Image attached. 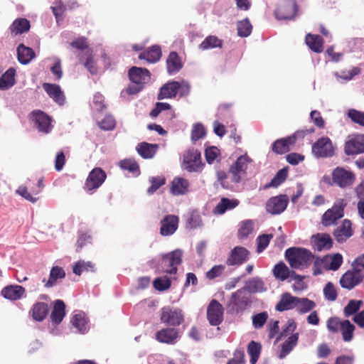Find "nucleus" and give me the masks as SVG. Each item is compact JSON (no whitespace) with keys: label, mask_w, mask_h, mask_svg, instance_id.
Instances as JSON below:
<instances>
[{"label":"nucleus","mask_w":364,"mask_h":364,"mask_svg":"<svg viewBox=\"0 0 364 364\" xmlns=\"http://www.w3.org/2000/svg\"><path fill=\"white\" fill-rule=\"evenodd\" d=\"M347 116L353 123L364 127V112L355 109H349L347 112Z\"/></svg>","instance_id":"obj_60"},{"label":"nucleus","mask_w":364,"mask_h":364,"mask_svg":"<svg viewBox=\"0 0 364 364\" xmlns=\"http://www.w3.org/2000/svg\"><path fill=\"white\" fill-rule=\"evenodd\" d=\"M241 289H243L244 292L247 291L251 294L262 293L267 290L264 281L259 277L247 280Z\"/></svg>","instance_id":"obj_24"},{"label":"nucleus","mask_w":364,"mask_h":364,"mask_svg":"<svg viewBox=\"0 0 364 364\" xmlns=\"http://www.w3.org/2000/svg\"><path fill=\"white\" fill-rule=\"evenodd\" d=\"M207 318L211 326H218L223 320V306L217 301L212 300L207 309Z\"/></svg>","instance_id":"obj_14"},{"label":"nucleus","mask_w":364,"mask_h":364,"mask_svg":"<svg viewBox=\"0 0 364 364\" xmlns=\"http://www.w3.org/2000/svg\"><path fill=\"white\" fill-rule=\"evenodd\" d=\"M296 140V134L277 139L272 144V151L277 154H282L289 151V146L294 144Z\"/></svg>","instance_id":"obj_21"},{"label":"nucleus","mask_w":364,"mask_h":364,"mask_svg":"<svg viewBox=\"0 0 364 364\" xmlns=\"http://www.w3.org/2000/svg\"><path fill=\"white\" fill-rule=\"evenodd\" d=\"M217 180L220 182L221 186L226 190L233 191L234 183L228 180V173L224 171H218L216 173Z\"/></svg>","instance_id":"obj_55"},{"label":"nucleus","mask_w":364,"mask_h":364,"mask_svg":"<svg viewBox=\"0 0 364 364\" xmlns=\"http://www.w3.org/2000/svg\"><path fill=\"white\" fill-rule=\"evenodd\" d=\"M182 251L177 249L161 257V272L176 274L178 265L182 262Z\"/></svg>","instance_id":"obj_5"},{"label":"nucleus","mask_w":364,"mask_h":364,"mask_svg":"<svg viewBox=\"0 0 364 364\" xmlns=\"http://www.w3.org/2000/svg\"><path fill=\"white\" fill-rule=\"evenodd\" d=\"M239 203L240 202L237 199H230L223 197L214 208L213 213L218 215H223L226 211L232 210L236 208Z\"/></svg>","instance_id":"obj_29"},{"label":"nucleus","mask_w":364,"mask_h":364,"mask_svg":"<svg viewBox=\"0 0 364 364\" xmlns=\"http://www.w3.org/2000/svg\"><path fill=\"white\" fill-rule=\"evenodd\" d=\"M237 35L240 37L245 38L251 34L252 26L250 20L247 18H246L237 23Z\"/></svg>","instance_id":"obj_51"},{"label":"nucleus","mask_w":364,"mask_h":364,"mask_svg":"<svg viewBox=\"0 0 364 364\" xmlns=\"http://www.w3.org/2000/svg\"><path fill=\"white\" fill-rule=\"evenodd\" d=\"M97 124L101 129L108 131L114 129L116 122L112 116L107 115L102 120L98 122Z\"/></svg>","instance_id":"obj_63"},{"label":"nucleus","mask_w":364,"mask_h":364,"mask_svg":"<svg viewBox=\"0 0 364 364\" xmlns=\"http://www.w3.org/2000/svg\"><path fill=\"white\" fill-rule=\"evenodd\" d=\"M140 60H145L147 63H153L159 60V46H153L139 55Z\"/></svg>","instance_id":"obj_41"},{"label":"nucleus","mask_w":364,"mask_h":364,"mask_svg":"<svg viewBox=\"0 0 364 364\" xmlns=\"http://www.w3.org/2000/svg\"><path fill=\"white\" fill-rule=\"evenodd\" d=\"M364 279V273L360 268L351 264V269L346 271L340 278L341 287L351 290L359 285Z\"/></svg>","instance_id":"obj_6"},{"label":"nucleus","mask_w":364,"mask_h":364,"mask_svg":"<svg viewBox=\"0 0 364 364\" xmlns=\"http://www.w3.org/2000/svg\"><path fill=\"white\" fill-rule=\"evenodd\" d=\"M189 182L183 178H175L171 182V192L174 196L185 195L188 192Z\"/></svg>","instance_id":"obj_32"},{"label":"nucleus","mask_w":364,"mask_h":364,"mask_svg":"<svg viewBox=\"0 0 364 364\" xmlns=\"http://www.w3.org/2000/svg\"><path fill=\"white\" fill-rule=\"evenodd\" d=\"M183 319L181 309H171L164 307L161 314V321L171 326H178Z\"/></svg>","instance_id":"obj_17"},{"label":"nucleus","mask_w":364,"mask_h":364,"mask_svg":"<svg viewBox=\"0 0 364 364\" xmlns=\"http://www.w3.org/2000/svg\"><path fill=\"white\" fill-rule=\"evenodd\" d=\"M251 304L250 297L243 289H240L232 294L228 303L227 311L232 314H242Z\"/></svg>","instance_id":"obj_3"},{"label":"nucleus","mask_w":364,"mask_h":364,"mask_svg":"<svg viewBox=\"0 0 364 364\" xmlns=\"http://www.w3.org/2000/svg\"><path fill=\"white\" fill-rule=\"evenodd\" d=\"M333 235L338 242H345L353 235L351 221L348 219L343 220L342 224L334 230Z\"/></svg>","instance_id":"obj_18"},{"label":"nucleus","mask_w":364,"mask_h":364,"mask_svg":"<svg viewBox=\"0 0 364 364\" xmlns=\"http://www.w3.org/2000/svg\"><path fill=\"white\" fill-rule=\"evenodd\" d=\"M17 55L18 61L26 65L35 57V53L32 48L20 44L17 48Z\"/></svg>","instance_id":"obj_40"},{"label":"nucleus","mask_w":364,"mask_h":364,"mask_svg":"<svg viewBox=\"0 0 364 364\" xmlns=\"http://www.w3.org/2000/svg\"><path fill=\"white\" fill-rule=\"evenodd\" d=\"M65 277V270L58 266H54L51 268L49 278L45 283L46 288H51L54 287L58 279H62Z\"/></svg>","instance_id":"obj_37"},{"label":"nucleus","mask_w":364,"mask_h":364,"mask_svg":"<svg viewBox=\"0 0 364 364\" xmlns=\"http://www.w3.org/2000/svg\"><path fill=\"white\" fill-rule=\"evenodd\" d=\"M249 251L241 246L235 247L230 252L226 264L228 266H240L248 259Z\"/></svg>","instance_id":"obj_15"},{"label":"nucleus","mask_w":364,"mask_h":364,"mask_svg":"<svg viewBox=\"0 0 364 364\" xmlns=\"http://www.w3.org/2000/svg\"><path fill=\"white\" fill-rule=\"evenodd\" d=\"M30 21L25 18H18L14 21L9 26V31L14 36L21 35L30 30Z\"/></svg>","instance_id":"obj_30"},{"label":"nucleus","mask_w":364,"mask_h":364,"mask_svg":"<svg viewBox=\"0 0 364 364\" xmlns=\"http://www.w3.org/2000/svg\"><path fill=\"white\" fill-rule=\"evenodd\" d=\"M106 178V172L100 167H95L89 173L83 188L87 193L92 194L103 184Z\"/></svg>","instance_id":"obj_7"},{"label":"nucleus","mask_w":364,"mask_h":364,"mask_svg":"<svg viewBox=\"0 0 364 364\" xmlns=\"http://www.w3.org/2000/svg\"><path fill=\"white\" fill-rule=\"evenodd\" d=\"M355 175L352 171L342 167H336L332 172V180L341 188H346L353 184Z\"/></svg>","instance_id":"obj_13"},{"label":"nucleus","mask_w":364,"mask_h":364,"mask_svg":"<svg viewBox=\"0 0 364 364\" xmlns=\"http://www.w3.org/2000/svg\"><path fill=\"white\" fill-rule=\"evenodd\" d=\"M312 154L317 158H330L334 156V147L328 137H321L312 145Z\"/></svg>","instance_id":"obj_9"},{"label":"nucleus","mask_w":364,"mask_h":364,"mask_svg":"<svg viewBox=\"0 0 364 364\" xmlns=\"http://www.w3.org/2000/svg\"><path fill=\"white\" fill-rule=\"evenodd\" d=\"M273 237L272 234H262L257 237V252L261 253L269 245L271 239Z\"/></svg>","instance_id":"obj_59"},{"label":"nucleus","mask_w":364,"mask_h":364,"mask_svg":"<svg viewBox=\"0 0 364 364\" xmlns=\"http://www.w3.org/2000/svg\"><path fill=\"white\" fill-rule=\"evenodd\" d=\"M204 164L201 160L200 152L194 149H187L183 155L181 167L189 173L200 172L202 171Z\"/></svg>","instance_id":"obj_4"},{"label":"nucleus","mask_w":364,"mask_h":364,"mask_svg":"<svg viewBox=\"0 0 364 364\" xmlns=\"http://www.w3.org/2000/svg\"><path fill=\"white\" fill-rule=\"evenodd\" d=\"M159 146L156 144H149L147 142H141L138 144L136 149L138 154L144 159H151L157 152Z\"/></svg>","instance_id":"obj_31"},{"label":"nucleus","mask_w":364,"mask_h":364,"mask_svg":"<svg viewBox=\"0 0 364 364\" xmlns=\"http://www.w3.org/2000/svg\"><path fill=\"white\" fill-rule=\"evenodd\" d=\"M178 225V218L174 215H166L161 220V235L169 236L173 235L177 230Z\"/></svg>","instance_id":"obj_19"},{"label":"nucleus","mask_w":364,"mask_h":364,"mask_svg":"<svg viewBox=\"0 0 364 364\" xmlns=\"http://www.w3.org/2000/svg\"><path fill=\"white\" fill-rule=\"evenodd\" d=\"M186 228L190 229H196L203 226L202 218L196 212L193 211L186 216Z\"/></svg>","instance_id":"obj_50"},{"label":"nucleus","mask_w":364,"mask_h":364,"mask_svg":"<svg viewBox=\"0 0 364 364\" xmlns=\"http://www.w3.org/2000/svg\"><path fill=\"white\" fill-rule=\"evenodd\" d=\"M129 80L136 85L144 83L146 79L149 76V72L146 68L132 67L129 70Z\"/></svg>","instance_id":"obj_28"},{"label":"nucleus","mask_w":364,"mask_h":364,"mask_svg":"<svg viewBox=\"0 0 364 364\" xmlns=\"http://www.w3.org/2000/svg\"><path fill=\"white\" fill-rule=\"evenodd\" d=\"M119 167L125 171L138 175L140 173L139 166L134 159H125L119 162Z\"/></svg>","instance_id":"obj_49"},{"label":"nucleus","mask_w":364,"mask_h":364,"mask_svg":"<svg viewBox=\"0 0 364 364\" xmlns=\"http://www.w3.org/2000/svg\"><path fill=\"white\" fill-rule=\"evenodd\" d=\"M355 326L348 319L343 320L341 322L340 328L343 340L346 342H350L353 338V333Z\"/></svg>","instance_id":"obj_44"},{"label":"nucleus","mask_w":364,"mask_h":364,"mask_svg":"<svg viewBox=\"0 0 364 364\" xmlns=\"http://www.w3.org/2000/svg\"><path fill=\"white\" fill-rule=\"evenodd\" d=\"M200 48L202 50H208L214 48H221L222 41L218 37L210 36L206 37L204 41L200 44Z\"/></svg>","instance_id":"obj_52"},{"label":"nucleus","mask_w":364,"mask_h":364,"mask_svg":"<svg viewBox=\"0 0 364 364\" xmlns=\"http://www.w3.org/2000/svg\"><path fill=\"white\" fill-rule=\"evenodd\" d=\"M179 338V331L176 328L161 329V343L175 344Z\"/></svg>","instance_id":"obj_35"},{"label":"nucleus","mask_w":364,"mask_h":364,"mask_svg":"<svg viewBox=\"0 0 364 364\" xmlns=\"http://www.w3.org/2000/svg\"><path fill=\"white\" fill-rule=\"evenodd\" d=\"M284 256L291 268L300 270L308 267L314 258V255L310 250L297 247L287 249Z\"/></svg>","instance_id":"obj_1"},{"label":"nucleus","mask_w":364,"mask_h":364,"mask_svg":"<svg viewBox=\"0 0 364 364\" xmlns=\"http://www.w3.org/2000/svg\"><path fill=\"white\" fill-rule=\"evenodd\" d=\"M92 237L87 232H84L82 231L78 232V238L76 242L77 249L76 250L80 251L83 247L86 246L87 244L91 243Z\"/></svg>","instance_id":"obj_62"},{"label":"nucleus","mask_w":364,"mask_h":364,"mask_svg":"<svg viewBox=\"0 0 364 364\" xmlns=\"http://www.w3.org/2000/svg\"><path fill=\"white\" fill-rule=\"evenodd\" d=\"M306 45L314 52L319 53L323 50V38L319 35L308 33L305 39Z\"/></svg>","instance_id":"obj_36"},{"label":"nucleus","mask_w":364,"mask_h":364,"mask_svg":"<svg viewBox=\"0 0 364 364\" xmlns=\"http://www.w3.org/2000/svg\"><path fill=\"white\" fill-rule=\"evenodd\" d=\"M268 313L267 311H262L260 313L254 314L252 316V326L255 329L262 328L266 323L268 319Z\"/></svg>","instance_id":"obj_56"},{"label":"nucleus","mask_w":364,"mask_h":364,"mask_svg":"<svg viewBox=\"0 0 364 364\" xmlns=\"http://www.w3.org/2000/svg\"><path fill=\"white\" fill-rule=\"evenodd\" d=\"M287 175V167L279 170L274 176L272 178L270 182L265 186V188H277L286 180Z\"/></svg>","instance_id":"obj_48"},{"label":"nucleus","mask_w":364,"mask_h":364,"mask_svg":"<svg viewBox=\"0 0 364 364\" xmlns=\"http://www.w3.org/2000/svg\"><path fill=\"white\" fill-rule=\"evenodd\" d=\"M15 70L9 68L0 77V90H7L15 84Z\"/></svg>","instance_id":"obj_45"},{"label":"nucleus","mask_w":364,"mask_h":364,"mask_svg":"<svg viewBox=\"0 0 364 364\" xmlns=\"http://www.w3.org/2000/svg\"><path fill=\"white\" fill-rule=\"evenodd\" d=\"M347 203L343 198H338L333 206L328 209L321 217V224L329 227L337 224V221L344 216V209Z\"/></svg>","instance_id":"obj_2"},{"label":"nucleus","mask_w":364,"mask_h":364,"mask_svg":"<svg viewBox=\"0 0 364 364\" xmlns=\"http://www.w3.org/2000/svg\"><path fill=\"white\" fill-rule=\"evenodd\" d=\"M26 292V289L19 285H8L4 287L1 295L6 299L16 301L20 299Z\"/></svg>","instance_id":"obj_26"},{"label":"nucleus","mask_w":364,"mask_h":364,"mask_svg":"<svg viewBox=\"0 0 364 364\" xmlns=\"http://www.w3.org/2000/svg\"><path fill=\"white\" fill-rule=\"evenodd\" d=\"M323 292L325 299L328 301H334L338 297V293L336 287L331 282L326 283L323 289Z\"/></svg>","instance_id":"obj_57"},{"label":"nucleus","mask_w":364,"mask_h":364,"mask_svg":"<svg viewBox=\"0 0 364 364\" xmlns=\"http://www.w3.org/2000/svg\"><path fill=\"white\" fill-rule=\"evenodd\" d=\"M53 14H54L57 24L60 25V22L63 21L64 12L65 11V6L62 2H55L54 6L51 7Z\"/></svg>","instance_id":"obj_61"},{"label":"nucleus","mask_w":364,"mask_h":364,"mask_svg":"<svg viewBox=\"0 0 364 364\" xmlns=\"http://www.w3.org/2000/svg\"><path fill=\"white\" fill-rule=\"evenodd\" d=\"M80 58V60L82 61L84 58L85 57V60L84 61V66L87 68V70L92 75H96L98 73V68L93 59V51L92 49H88L87 51L82 55H78Z\"/></svg>","instance_id":"obj_39"},{"label":"nucleus","mask_w":364,"mask_h":364,"mask_svg":"<svg viewBox=\"0 0 364 364\" xmlns=\"http://www.w3.org/2000/svg\"><path fill=\"white\" fill-rule=\"evenodd\" d=\"M179 82L171 80L161 87V99L175 97L178 92Z\"/></svg>","instance_id":"obj_33"},{"label":"nucleus","mask_w":364,"mask_h":364,"mask_svg":"<svg viewBox=\"0 0 364 364\" xmlns=\"http://www.w3.org/2000/svg\"><path fill=\"white\" fill-rule=\"evenodd\" d=\"M43 88L48 95V96L53 99V100L58 104L59 105H63L65 102V97L62 91L60 85L57 84H51L48 82H44L43 84Z\"/></svg>","instance_id":"obj_20"},{"label":"nucleus","mask_w":364,"mask_h":364,"mask_svg":"<svg viewBox=\"0 0 364 364\" xmlns=\"http://www.w3.org/2000/svg\"><path fill=\"white\" fill-rule=\"evenodd\" d=\"M226 364H245L244 350L241 348L236 349L233 353V358L230 359Z\"/></svg>","instance_id":"obj_64"},{"label":"nucleus","mask_w":364,"mask_h":364,"mask_svg":"<svg viewBox=\"0 0 364 364\" xmlns=\"http://www.w3.org/2000/svg\"><path fill=\"white\" fill-rule=\"evenodd\" d=\"M31 119L36 124L39 132L48 134L53 126L52 119L47 114L41 110H34L31 113Z\"/></svg>","instance_id":"obj_12"},{"label":"nucleus","mask_w":364,"mask_h":364,"mask_svg":"<svg viewBox=\"0 0 364 364\" xmlns=\"http://www.w3.org/2000/svg\"><path fill=\"white\" fill-rule=\"evenodd\" d=\"M344 152L347 156L358 155L364 153V134L348 136L345 142Z\"/></svg>","instance_id":"obj_11"},{"label":"nucleus","mask_w":364,"mask_h":364,"mask_svg":"<svg viewBox=\"0 0 364 364\" xmlns=\"http://www.w3.org/2000/svg\"><path fill=\"white\" fill-rule=\"evenodd\" d=\"M251 161V159L245 154L239 156L230 166L228 173L231 176L232 183H239L241 181L242 174L246 173L247 164Z\"/></svg>","instance_id":"obj_8"},{"label":"nucleus","mask_w":364,"mask_h":364,"mask_svg":"<svg viewBox=\"0 0 364 364\" xmlns=\"http://www.w3.org/2000/svg\"><path fill=\"white\" fill-rule=\"evenodd\" d=\"M183 68V63L178 54L175 52H171L166 59V70L169 75H173L178 73Z\"/></svg>","instance_id":"obj_27"},{"label":"nucleus","mask_w":364,"mask_h":364,"mask_svg":"<svg viewBox=\"0 0 364 364\" xmlns=\"http://www.w3.org/2000/svg\"><path fill=\"white\" fill-rule=\"evenodd\" d=\"M299 297L293 296L290 293L285 292L281 295L279 301L277 304L275 309L283 312L293 309L298 306Z\"/></svg>","instance_id":"obj_22"},{"label":"nucleus","mask_w":364,"mask_h":364,"mask_svg":"<svg viewBox=\"0 0 364 364\" xmlns=\"http://www.w3.org/2000/svg\"><path fill=\"white\" fill-rule=\"evenodd\" d=\"M65 316V305L62 300L55 302L53 309L50 314V319L55 324H59Z\"/></svg>","instance_id":"obj_34"},{"label":"nucleus","mask_w":364,"mask_h":364,"mask_svg":"<svg viewBox=\"0 0 364 364\" xmlns=\"http://www.w3.org/2000/svg\"><path fill=\"white\" fill-rule=\"evenodd\" d=\"M363 305V301L362 300L350 299L343 309V315L346 318H349L351 316H354L360 312Z\"/></svg>","instance_id":"obj_43"},{"label":"nucleus","mask_w":364,"mask_h":364,"mask_svg":"<svg viewBox=\"0 0 364 364\" xmlns=\"http://www.w3.org/2000/svg\"><path fill=\"white\" fill-rule=\"evenodd\" d=\"M73 273L76 275H80L84 271H94V264L91 262H85L80 260L73 266Z\"/></svg>","instance_id":"obj_58"},{"label":"nucleus","mask_w":364,"mask_h":364,"mask_svg":"<svg viewBox=\"0 0 364 364\" xmlns=\"http://www.w3.org/2000/svg\"><path fill=\"white\" fill-rule=\"evenodd\" d=\"M311 242L315 250L321 252L330 250L333 245V239L328 233H316L311 237Z\"/></svg>","instance_id":"obj_16"},{"label":"nucleus","mask_w":364,"mask_h":364,"mask_svg":"<svg viewBox=\"0 0 364 364\" xmlns=\"http://www.w3.org/2000/svg\"><path fill=\"white\" fill-rule=\"evenodd\" d=\"M49 313L48 304L42 301L35 303L31 310L29 315L36 321H43L46 319Z\"/></svg>","instance_id":"obj_25"},{"label":"nucleus","mask_w":364,"mask_h":364,"mask_svg":"<svg viewBox=\"0 0 364 364\" xmlns=\"http://www.w3.org/2000/svg\"><path fill=\"white\" fill-rule=\"evenodd\" d=\"M299 340V333L291 334L282 344L279 353V358H285L297 345Z\"/></svg>","instance_id":"obj_38"},{"label":"nucleus","mask_w":364,"mask_h":364,"mask_svg":"<svg viewBox=\"0 0 364 364\" xmlns=\"http://www.w3.org/2000/svg\"><path fill=\"white\" fill-rule=\"evenodd\" d=\"M254 223L251 220H245L240 223V228L237 232V237L240 240H245L252 233L254 230Z\"/></svg>","instance_id":"obj_46"},{"label":"nucleus","mask_w":364,"mask_h":364,"mask_svg":"<svg viewBox=\"0 0 364 364\" xmlns=\"http://www.w3.org/2000/svg\"><path fill=\"white\" fill-rule=\"evenodd\" d=\"M315 306V302L308 298H299L297 311L299 314H306L313 309Z\"/></svg>","instance_id":"obj_54"},{"label":"nucleus","mask_w":364,"mask_h":364,"mask_svg":"<svg viewBox=\"0 0 364 364\" xmlns=\"http://www.w3.org/2000/svg\"><path fill=\"white\" fill-rule=\"evenodd\" d=\"M89 318L83 311L76 312L71 318V323L76 330L81 333H85L90 328Z\"/></svg>","instance_id":"obj_23"},{"label":"nucleus","mask_w":364,"mask_h":364,"mask_svg":"<svg viewBox=\"0 0 364 364\" xmlns=\"http://www.w3.org/2000/svg\"><path fill=\"white\" fill-rule=\"evenodd\" d=\"M289 200V197L286 194L271 197L266 203L267 213L272 215L282 213L287 209Z\"/></svg>","instance_id":"obj_10"},{"label":"nucleus","mask_w":364,"mask_h":364,"mask_svg":"<svg viewBox=\"0 0 364 364\" xmlns=\"http://www.w3.org/2000/svg\"><path fill=\"white\" fill-rule=\"evenodd\" d=\"M261 344L255 341H252L248 343L247 353L250 356V363L256 364L261 353Z\"/></svg>","instance_id":"obj_47"},{"label":"nucleus","mask_w":364,"mask_h":364,"mask_svg":"<svg viewBox=\"0 0 364 364\" xmlns=\"http://www.w3.org/2000/svg\"><path fill=\"white\" fill-rule=\"evenodd\" d=\"M206 131L203 124L198 122L193 124L191 130V141L196 143L199 139L205 137Z\"/></svg>","instance_id":"obj_53"},{"label":"nucleus","mask_w":364,"mask_h":364,"mask_svg":"<svg viewBox=\"0 0 364 364\" xmlns=\"http://www.w3.org/2000/svg\"><path fill=\"white\" fill-rule=\"evenodd\" d=\"M291 271L284 262L280 261L274 265L272 272L276 279L284 281L289 278Z\"/></svg>","instance_id":"obj_42"}]
</instances>
